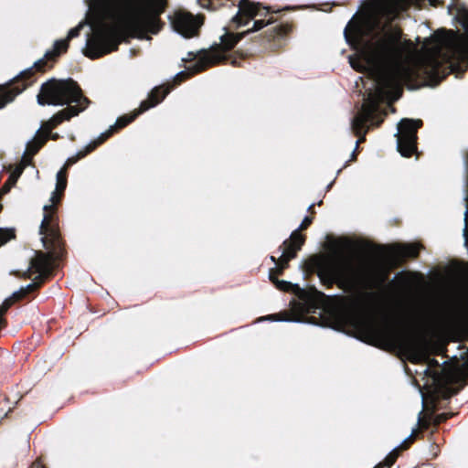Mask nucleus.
I'll return each instance as SVG.
<instances>
[{
	"mask_svg": "<svg viewBox=\"0 0 468 468\" xmlns=\"http://www.w3.org/2000/svg\"><path fill=\"white\" fill-rule=\"evenodd\" d=\"M63 196H64L63 192H58V190L55 189V191L52 193V196L50 197V202H51L50 205H54L55 207H57V205L60 203Z\"/></svg>",
	"mask_w": 468,
	"mask_h": 468,
	"instance_id": "33",
	"label": "nucleus"
},
{
	"mask_svg": "<svg viewBox=\"0 0 468 468\" xmlns=\"http://www.w3.org/2000/svg\"><path fill=\"white\" fill-rule=\"evenodd\" d=\"M43 147V143H36L35 141H31L27 145V154H29V161L33 162V156L38 153V151Z\"/></svg>",
	"mask_w": 468,
	"mask_h": 468,
	"instance_id": "27",
	"label": "nucleus"
},
{
	"mask_svg": "<svg viewBox=\"0 0 468 468\" xmlns=\"http://www.w3.org/2000/svg\"><path fill=\"white\" fill-rule=\"evenodd\" d=\"M457 22L464 33L452 29H438L426 38L425 55L410 64L401 61L405 50L415 47L411 40L400 42L402 31L395 28L375 41L367 39L369 28L358 20H350L344 36L349 46L364 53L368 61L387 69L378 78V87L369 91L362 106V113L353 118L351 128L356 136L366 134L367 123L380 127L387 116L381 109L384 96L399 100L403 93L402 86L414 90L423 86H437L450 74L462 78L468 69V9H458Z\"/></svg>",
	"mask_w": 468,
	"mask_h": 468,
	"instance_id": "1",
	"label": "nucleus"
},
{
	"mask_svg": "<svg viewBox=\"0 0 468 468\" xmlns=\"http://www.w3.org/2000/svg\"><path fill=\"white\" fill-rule=\"evenodd\" d=\"M44 217L39 228V233L43 235L42 242L44 247L48 250V253L55 254L58 257L63 250V240L58 228V207L54 205H45L43 207Z\"/></svg>",
	"mask_w": 468,
	"mask_h": 468,
	"instance_id": "9",
	"label": "nucleus"
},
{
	"mask_svg": "<svg viewBox=\"0 0 468 468\" xmlns=\"http://www.w3.org/2000/svg\"><path fill=\"white\" fill-rule=\"evenodd\" d=\"M422 431L420 427L418 429H414L410 435L399 447L393 449L384 459L383 462L378 463L376 465V468H390L397 461L399 456L400 455L402 451H405L410 448V446L414 442L416 436Z\"/></svg>",
	"mask_w": 468,
	"mask_h": 468,
	"instance_id": "17",
	"label": "nucleus"
},
{
	"mask_svg": "<svg viewBox=\"0 0 468 468\" xmlns=\"http://www.w3.org/2000/svg\"><path fill=\"white\" fill-rule=\"evenodd\" d=\"M28 161H29V154H27V152H26L23 156L22 162L19 165H26V166H27L32 164V162H28Z\"/></svg>",
	"mask_w": 468,
	"mask_h": 468,
	"instance_id": "37",
	"label": "nucleus"
},
{
	"mask_svg": "<svg viewBox=\"0 0 468 468\" xmlns=\"http://www.w3.org/2000/svg\"><path fill=\"white\" fill-rule=\"evenodd\" d=\"M142 113H144V112H141V108L139 107L138 109L134 110L129 114L120 116L116 120L114 125H112L106 132L102 133L96 140L100 144H102L115 133H118L120 130L123 129L131 122H133Z\"/></svg>",
	"mask_w": 468,
	"mask_h": 468,
	"instance_id": "13",
	"label": "nucleus"
},
{
	"mask_svg": "<svg viewBox=\"0 0 468 468\" xmlns=\"http://www.w3.org/2000/svg\"><path fill=\"white\" fill-rule=\"evenodd\" d=\"M356 159V151H354V152L352 153L351 159L349 160V162H350V161H355Z\"/></svg>",
	"mask_w": 468,
	"mask_h": 468,
	"instance_id": "45",
	"label": "nucleus"
},
{
	"mask_svg": "<svg viewBox=\"0 0 468 468\" xmlns=\"http://www.w3.org/2000/svg\"><path fill=\"white\" fill-rule=\"evenodd\" d=\"M169 19L173 29L186 38L198 36L203 24L202 17L183 10L176 11Z\"/></svg>",
	"mask_w": 468,
	"mask_h": 468,
	"instance_id": "12",
	"label": "nucleus"
},
{
	"mask_svg": "<svg viewBox=\"0 0 468 468\" xmlns=\"http://www.w3.org/2000/svg\"><path fill=\"white\" fill-rule=\"evenodd\" d=\"M83 112L80 106H67L66 108L55 113L48 122L43 124V129L48 133L55 129L65 121H69L72 117L79 115Z\"/></svg>",
	"mask_w": 468,
	"mask_h": 468,
	"instance_id": "16",
	"label": "nucleus"
},
{
	"mask_svg": "<svg viewBox=\"0 0 468 468\" xmlns=\"http://www.w3.org/2000/svg\"><path fill=\"white\" fill-rule=\"evenodd\" d=\"M376 468V467H375Z\"/></svg>",
	"mask_w": 468,
	"mask_h": 468,
	"instance_id": "47",
	"label": "nucleus"
},
{
	"mask_svg": "<svg viewBox=\"0 0 468 468\" xmlns=\"http://www.w3.org/2000/svg\"><path fill=\"white\" fill-rule=\"evenodd\" d=\"M461 310L463 315L468 318V293L462 300Z\"/></svg>",
	"mask_w": 468,
	"mask_h": 468,
	"instance_id": "34",
	"label": "nucleus"
},
{
	"mask_svg": "<svg viewBox=\"0 0 468 468\" xmlns=\"http://www.w3.org/2000/svg\"><path fill=\"white\" fill-rule=\"evenodd\" d=\"M54 261L55 257L52 253L36 251L34 258L30 260L27 278H30L35 273H37V275L30 284L15 292L13 297L20 301L28 294L37 292L45 282L49 281L54 275Z\"/></svg>",
	"mask_w": 468,
	"mask_h": 468,
	"instance_id": "8",
	"label": "nucleus"
},
{
	"mask_svg": "<svg viewBox=\"0 0 468 468\" xmlns=\"http://www.w3.org/2000/svg\"><path fill=\"white\" fill-rule=\"evenodd\" d=\"M270 319L272 321H299L297 314L288 311L271 314Z\"/></svg>",
	"mask_w": 468,
	"mask_h": 468,
	"instance_id": "25",
	"label": "nucleus"
},
{
	"mask_svg": "<svg viewBox=\"0 0 468 468\" xmlns=\"http://www.w3.org/2000/svg\"><path fill=\"white\" fill-rule=\"evenodd\" d=\"M430 366L439 367V362L436 359L431 358V359H430Z\"/></svg>",
	"mask_w": 468,
	"mask_h": 468,
	"instance_id": "44",
	"label": "nucleus"
},
{
	"mask_svg": "<svg viewBox=\"0 0 468 468\" xmlns=\"http://www.w3.org/2000/svg\"><path fill=\"white\" fill-rule=\"evenodd\" d=\"M303 246V239L294 232L292 239H285L279 247L282 250V255L279 258L271 256V261L275 264V267L271 268L269 271L270 281L279 279L285 270L290 267V261L297 257V253Z\"/></svg>",
	"mask_w": 468,
	"mask_h": 468,
	"instance_id": "11",
	"label": "nucleus"
},
{
	"mask_svg": "<svg viewBox=\"0 0 468 468\" xmlns=\"http://www.w3.org/2000/svg\"><path fill=\"white\" fill-rule=\"evenodd\" d=\"M465 222H466V227L464 229V236L467 237V228H468V208L466 209L465 211Z\"/></svg>",
	"mask_w": 468,
	"mask_h": 468,
	"instance_id": "40",
	"label": "nucleus"
},
{
	"mask_svg": "<svg viewBox=\"0 0 468 468\" xmlns=\"http://www.w3.org/2000/svg\"><path fill=\"white\" fill-rule=\"evenodd\" d=\"M16 237L15 229L0 228V247Z\"/></svg>",
	"mask_w": 468,
	"mask_h": 468,
	"instance_id": "24",
	"label": "nucleus"
},
{
	"mask_svg": "<svg viewBox=\"0 0 468 468\" xmlns=\"http://www.w3.org/2000/svg\"><path fill=\"white\" fill-rule=\"evenodd\" d=\"M431 380L437 381V380H467L466 378H441L439 376L432 378Z\"/></svg>",
	"mask_w": 468,
	"mask_h": 468,
	"instance_id": "38",
	"label": "nucleus"
},
{
	"mask_svg": "<svg viewBox=\"0 0 468 468\" xmlns=\"http://www.w3.org/2000/svg\"><path fill=\"white\" fill-rule=\"evenodd\" d=\"M313 221H314V217H313V216H306V217L303 219V221H302V223H301L300 227H299L297 229H295V230H293V231L292 232V234H291V236H290V238H289V239H292V235L294 234V232H298V235H300V236H302V237H303V244H304V243H305V240H306V236H305L304 234H303V233H302V231H303V230L307 229L312 225Z\"/></svg>",
	"mask_w": 468,
	"mask_h": 468,
	"instance_id": "26",
	"label": "nucleus"
},
{
	"mask_svg": "<svg viewBox=\"0 0 468 468\" xmlns=\"http://www.w3.org/2000/svg\"><path fill=\"white\" fill-rule=\"evenodd\" d=\"M111 4L112 0H92L93 7L100 11L108 9Z\"/></svg>",
	"mask_w": 468,
	"mask_h": 468,
	"instance_id": "29",
	"label": "nucleus"
},
{
	"mask_svg": "<svg viewBox=\"0 0 468 468\" xmlns=\"http://www.w3.org/2000/svg\"><path fill=\"white\" fill-rule=\"evenodd\" d=\"M49 138H50L51 140L56 141V140H58V139L59 138V135H58V133H52L50 132V133H49V135H48V139H49Z\"/></svg>",
	"mask_w": 468,
	"mask_h": 468,
	"instance_id": "41",
	"label": "nucleus"
},
{
	"mask_svg": "<svg viewBox=\"0 0 468 468\" xmlns=\"http://www.w3.org/2000/svg\"><path fill=\"white\" fill-rule=\"evenodd\" d=\"M410 352H411V354H410V360L412 363H418L421 359V357L424 356L422 349L420 346H417L414 345H412L410 346Z\"/></svg>",
	"mask_w": 468,
	"mask_h": 468,
	"instance_id": "28",
	"label": "nucleus"
},
{
	"mask_svg": "<svg viewBox=\"0 0 468 468\" xmlns=\"http://www.w3.org/2000/svg\"><path fill=\"white\" fill-rule=\"evenodd\" d=\"M7 324V322L5 318V315H0V330L5 328Z\"/></svg>",
	"mask_w": 468,
	"mask_h": 468,
	"instance_id": "39",
	"label": "nucleus"
},
{
	"mask_svg": "<svg viewBox=\"0 0 468 468\" xmlns=\"http://www.w3.org/2000/svg\"><path fill=\"white\" fill-rule=\"evenodd\" d=\"M314 206H315L314 204H312V205H310V206L308 207V209H307V210H308V212H309L310 214H312V215L315 214Z\"/></svg>",
	"mask_w": 468,
	"mask_h": 468,
	"instance_id": "42",
	"label": "nucleus"
},
{
	"mask_svg": "<svg viewBox=\"0 0 468 468\" xmlns=\"http://www.w3.org/2000/svg\"><path fill=\"white\" fill-rule=\"evenodd\" d=\"M167 5L168 0H138L122 20L100 19L92 26L84 55L97 59L118 50L128 37L144 39L148 34H157L165 25L160 16Z\"/></svg>",
	"mask_w": 468,
	"mask_h": 468,
	"instance_id": "3",
	"label": "nucleus"
},
{
	"mask_svg": "<svg viewBox=\"0 0 468 468\" xmlns=\"http://www.w3.org/2000/svg\"><path fill=\"white\" fill-rule=\"evenodd\" d=\"M306 271L316 272L321 283L327 289L336 285L345 292L358 298L378 288L384 282V278L378 276L367 262L355 263L347 258L328 262L317 258L312 259L306 263Z\"/></svg>",
	"mask_w": 468,
	"mask_h": 468,
	"instance_id": "4",
	"label": "nucleus"
},
{
	"mask_svg": "<svg viewBox=\"0 0 468 468\" xmlns=\"http://www.w3.org/2000/svg\"><path fill=\"white\" fill-rule=\"evenodd\" d=\"M49 133H48L46 130L43 129V131L39 130L36 136L34 137L33 141L36 143H43V146L46 144V143L48 140Z\"/></svg>",
	"mask_w": 468,
	"mask_h": 468,
	"instance_id": "30",
	"label": "nucleus"
},
{
	"mask_svg": "<svg viewBox=\"0 0 468 468\" xmlns=\"http://www.w3.org/2000/svg\"><path fill=\"white\" fill-rule=\"evenodd\" d=\"M25 168L26 165H17L16 166L6 182L1 187L0 191L2 194H6L10 191V188L16 183L18 177L22 175Z\"/></svg>",
	"mask_w": 468,
	"mask_h": 468,
	"instance_id": "22",
	"label": "nucleus"
},
{
	"mask_svg": "<svg viewBox=\"0 0 468 468\" xmlns=\"http://www.w3.org/2000/svg\"><path fill=\"white\" fill-rule=\"evenodd\" d=\"M68 184V172L65 169H60L57 174L56 189L58 192H65Z\"/></svg>",
	"mask_w": 468,
	"mask_h": 468,
	"instance_id": "23",
	"label": "nucleus"
},
{
	"mask_svg": "<svg viewBox=\"0 0 468 468\" xmlns=\"http://www.w3.org/2000/svg\"><path fill=\"white\" fill-rule=\"evenodd\" d=\"M238 7L237 14L231 18L230 27L238 28L241 26H246L250 20L254 19L253 27L241 33H232L227 27H224L226 32L220 37V44H215L209 49H201L197 54L189 52L186 61L193 63L186 68V70L176 75L173 84L167 83L154 87L149 92L147 99L140 103L141 112H144L162 102L176 85L214 66L230 59L232 66L241 67L239 59L244 60L250 57L253 52L251 48L246 50L239 49L235 51L233 56H228L226 53L233 49L250 33L259 31L270 26L264 31V35L259 37V40L271 42L285 38L292 31L293 25L292 23L276 24L277 19L274 18L273 15L280 13L279 10L275 12L271 11L269 7L262 6L260 3L250 0H240Z\"/></svg>",
	"mask_w": 468,
	"mask_h": 468,
	"instance_id": "2",
	"label": "nucleus"
},
{
	"mask_svg": "<svg viewBox=\"0 0 468 468\" xmlns=\"http://www.w3.org/2000/svg\"><path fill=\"white\" fill-rule=\"evenodd\" d=\"M271 282L280 291L293 292L299 297V299L303 302H308L310 300V294H314L321 297L324 296V294L319 292L315 287H310L309 291H305L301 289L297 284H292L287 281L276 279Z\"/></svg>",
	"mask_w": 468,
	"mask_h": 468,
	"instance_id": "14",
	"label": "nucleus"
},
{
	"mask_svg": "<svg viewBox=\"0 0 468 468\" xmlns=\"http://www.w3.org/2000/svg\"><path fill=\"white\" fill-rule=\"evenodd\" d=\"M28 468H46L40 459H37Z\"/></svg>",
	"mask_w": 468,
	"mask_h": 468,
	"instance_id": "36",
	"label": "nucleus"
},
{
	"mask_svg": "<svg viewBox=\"0 0 468 468\" xmlns=\"http://www.w3.org/2000/svg\"><path fill=\"white\" fill-rule=\"evenodd\" d=\"M83 112L80 106H67L66 108L55 113L48 122L43 124V129L48 133L55 129L65 121H69L72 117L79 115Z\"/></svg>",
	"mask_w": 468,
	"mask_h": 468,
	"instance_id": "15",
	"label": "nucleus"
},
{
	"mask_svg": "<svg viewBox=\"0 0 468 468\" xmlns=\"http://www.w3.org/2000/svg\"><path fill=\"white\" fill-rule=\"evenodd\" d=\"M16 301V300L13 296L11 298L5 299L0 305V315H5Z\"/></svg>",
	"mask_w": 468,
	"mask_h": 468,
	"instance_id": "32",
	"label": "nucleus"
},
{
	"mask_svg": "<svg viewBox=\"0 0 468 468\" xmlns=\"http://www.w3.org/2000/svg\"><path fill=\"white\" fill-rule=\"evenodd\" d=\"M421 248L422 246L418 243L397 244L391 249L390 256L400 261L416 259L419 257Z\"/></svg>",
	"mask_w": 468,
	"mask_h": 468,
	"instance_id": "18",
	"label": "nucleus"
},
{
	"mask_svg": "<svg viewBox=\"0 0 468 468\" xmlns=\"http://www.w3.org/2000/svg\"><path fill=\"white\" fill-rule=\"evenodd\" d=\"M350 63H351L352 68L356 69L355 64H354V62H353V60H352V58H350Z\"/></svg>",
	"mask_w": 468,
	"mask_h": 468,
	"instance_id": "46",
	"label": "nucleus"
},
{
	"mask_svg": "<svg viewBox=\"0 0 468 468\" xmlns=\"http://www.w3.org/2000/svg\"><path fill=\"white\" fill-rule=\"evenodd\" d=\"M365 136H366V134H362V135L358 136L359 138L356 141V145H358L360 143L366 141V137Z\"/></svg>",
	"mask_w": 468,
	"mask_h": 468,
	"instance_id": "43",
	"label": "nucleus"
},
{
	"mask_svg": "<svg viewBox=\"0 0 468 468\" xmlns=\"http://www.w3.org/2000/svg\"><path fill=\"white\" fill-rule=\"evenodd\" d=\"M421 396L422 410L418 415V426L427 431L431 426L437 428L440 424L452 418L455 413L444 412L435 415L442 403L460 392L468 382H411Z\"/></svg>",
	"mask_w": 468,
	"mask_h": 468,
	"instance_id": "5",
	"label": "nucleus"
},
{
	"mask_svg": "<svg viewBox=\"0 0 468 468\" xmlns=\"http://www.w3.org/2000/svg\"><path fill=\"white\" fill-rule=\"evenodd\" d=\"M51 58H44L38 59L34 65L23 71L9 81L0 84V110L15 101L16 96L22 93L28 87L37 81V73H44L47 69L53 68Z\"/></svg>",
	"mask_w": 468,
	"mask_h": 468,
	"instance_id": "7",
	"label": "nucleus"
},
{
	"mask_svg": "<svg viewBox=\"0 0 468 468\" xmlns=\"http://www.w3.org/2000/svg\"><path fill=\"white\" fill-rule=\"evenodd\" d=\"M82 27H83V23H80L77 27L71 28L69 31L68 36L66 37V39L68 40L69 43L72 38L80 36Z\"/></svg>",
	"mask_w": 468,
	"mask_h": 468,
	"instance_id": "31",
	"label": "nucleus"
},
{
	"mask_svg": "<svg viewBox=\"0 0 468 468\" xmlns=\"http://www.w3.org/2000/svg\"><path fill=\"white\" fill-rule=\"evenodd\" d=\"M423 126L420 119L403 118L398 124L397 148L404 157H410L417 152L418 130Z\"/></svg>",
	"mask_w": 468,
	"mask_h": 468,
	"instance_id": "10",
	"label": "nucleus"
},
{
	"mask_svg": "<svg viewBox=\"0 0 468 468\" xmlns=\"http://www.w3.org/2000/svg\"><path fill=\"white\" fill-rule=\"evenodd\" d=\"M292 310H295V311H299V312H303L304 309H305V305L301 303H298L296 301H292Z\"/></svg>",
	"mask_w": 468,
	"mask_h": 468,
	"instance_id": "35",
	"label": "nucleus"
},
{
	"mask_svg": "<svg viewBox=\"0 0 468 468\" xmlns=\"http://www.w3.org/2000/svg\"><path fill=\"white\" fill-rule=\"evenodd\" d=\"M360 327L367 336L375 339H390L393 336L392 327L388 323L384 326H378L371 322H363Z\"/></svg>",
	"mask_w": 468,
	"mask_h": 468,
	"instance_id": "19",
	"label": "nucleus"
},
{
	"mask_svg": "<svg viewBox=\"0 0 468 468\" xmlns=\"http://www.w3.org/2000/svg\"><path fill=\"white\" fill-rule=\"evenodd\" d=\"M100 145L101 144L98 143L97 140L92 141L84 149L80 150L75 155L69 157L61 169H65V171L68 172V169L71 165L76 164L79 160L87 156Z\"/></svg>",
	"mask_w": 468,
	"mask_h": 468,
	"instance_id": "20",
	"label": "nucleus"
},
{
	"mask_svg": "<svg viewBox=\"0 0 468 468\" xmlns=\"http://www.w3.org/2000/svg\"><path fill=\"white\" fill-rule=\"evenodd\" d=\"M69 47V43L66 38L56 40L53 45V49L46 52V58H51L52 62H56L61 54L68 51Z\"/></svg>",
	"mask_w": 468,
	"mask_h": 468,
	"instance_id": "21",
	"label": "nucleus"
},
{
	"mask_svg": "<svg viewBox=\"0 0 468 468\" xmlns=\"http://www.w3.org/2000/svg\"><path fill=\"white\" fill-rule=\"evenodd\" d=\"M40 105L80 106L83 111L88 108L90 101L84 96L77 81L72 79H51L41 85L37 94Z\"/></svg>",
	"mask_w": 468,
	"mask_h": 468,
	"instance_id": "6",
	"label": "nucleus"
}]
</instances>
